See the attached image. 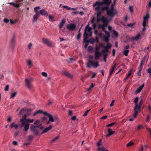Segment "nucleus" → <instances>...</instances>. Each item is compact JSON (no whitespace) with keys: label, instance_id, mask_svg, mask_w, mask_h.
Masks as SVG:
<instances>
[{"label":"nucleus","instance_id":"f257e3e1","mask_svg":"<svg viewBox=\"0 0 151 151\" xmlns=\"http://www.w3.org/2000/svg\"><path fill=\"white\" fill-rule=\"evenodd\" d=\"M109 5L110 4L105 5V6H102L101 7V10L102 11H104L105 10L106 11L107 15L109 17V21H111L115 14L117 13V12L116 9H109Z\"/></svg>","mask_w":151,"mask_h":151},{"label":"nucleus","instance_id":"f03ea898","mask_svg":"<svg viewBox=\"0 0 151 151\" xmlns=\"http://www.w3.org/2000/svg\"><path fill=\"white\" fill-rule=\"evenodd\" d=\"M88 58L89 59L87 63V68H90L91 65L94 68H97L99 66L98 62H94L92 60L93 59V56L92 55H89Z\"/></svg>","mask_w":151,"mask_h":151},{"label":"nucleus","instance_id":"7ed1b4c3","mask_svg":"<svg viewBox=\"0 0 151 151\" xmlns=\"http://www.w3.org/2000/svg\"><path fill=\"white\" fill-rule=\"evenodd\" d=\"M30 131L35 136H38L40 135V131L43 129V127H38L34 126L33 125H31L30 127Z\"/></svg>","mask_w":151,"mask_h":151},{"label":"nucleus","instance_id":"20e7f679","mask_svg":"<svg viewBox=\"0 0 151 151\" xmlns=\"http://www.w3.org/2000/svg\"><path fill=\"white\" fill-rule=\"evenodd\" d=\"M111 2V0H102V1H97L93 5V7H94L96 5H98V6H102L103 5L106 4H110Z\"/></svg>","mask_w":151,"mask_h":151},{"label":"nucleus","instance_id":"39448f33","mask_svg":"<svg viewBox=\"0 0 151 151\" xmlns=\"http://www.w3.org/2000/svg\"><path fill=\"white\" fill-rule=\"evenodd\" d=\"M97 6L95 8V11H96L98 12L97 14V22H98L99 19H101L100 17L101 15V12H103V11H102L101 10V11L100 10L101 6H98V5H96L95 6Z\"/></svg>","mask_w":151,"mask_h":151},{"label":"nucleus","instance_id":"423d86ee","mask_svg":"<svg viewBox=\"0 0 151 151\" xmlns=\"http://www.w3.org/2000/svg\"><path fill=\"white\" fill-rule=\"evenodd\" d=\"M33 79L32 78H31L30 79L26 78L25 79V85L27 88L29 89H30L32 87L31 84V81Z\"/></svg>","mask_w":151,"mask_h":151},{"label":"nucleus","instance_id":"0eeeda50","mask_svg":"<svg viewBox=\"0 0 151 151\" xmlns=\"http://www.w3.org/2000/svg\"><path fill=\"white\" fill-rule=\"evenodd\" d=\"M91 27H89V25H88L86 27L83 34V37L85 38H88V34L87 32H89L91 31Z\"/></svg>","mask_w":151,"mask_h":151},{"label":"nucleus","instance_id":"6e6552de","mask_svg":"<svg viewBox=\"0 0 151 151\" xmlns=\"http://www.w3.org/2000/svg\"><path fill=\"white\" fill-rule=\"evenodd\" d=\"M142 100H141L140 101L139 103V104H137V105L139 106V110H135V107L134 109V114H133V116L134 118H136L137 115L139 111L140 110V107L142 105Z\"/></svg>","mask_w":151,"mask_h":151},{"label":"nucleus","instance_id":"1a4fd4ad","mask_svg":"<svg viewBox=\"0 0 151 151\" xmlns=\"http://www.w3.org/2000/svg\"><path fill=\"white\" fill-rule=\"evenodd\" d=\"M67 28L70 31H74L76 28V25L74 24L70 23L67 25Z\"/></svg>","mask_w":151,"mask_h":151},{"label":"nucleus","instance_id":"9d476101","mask_svg":"<svg viewBox=\"0 0 151 151\" xmlns=\"http://www.w3.org/2000/svg\"><path fill=\"white\" fill-rule=\"evenodd\" d=\"M101 21L103 23V25H104L106 26H107L108 24L109 21V20H108L104 16H103L101 19H99L98 22Z\"/></svg>","mask_w":151,"mask_h":151},{"label":"nucleus","instance_id":"9b49d317","mask_svg":"<svg viewBox=\"0 0 151 151\" xmlns=\"http://www.w3.org/2000/svg\"><path fill=\"white\" fill-rule=\"evenodd\" d=\"M34 126L38 127H44L42 125V123L40 122V121L39 120H36L34 123Z\"/></svg>","mask_w":151,"mask_h":151},{"label":"nucleus","instance_id":"f8f14e48","mask_svg":"<svg viewBox=\"0 0 151 151\" xmlns=\"http://www.w3.org/2000/svg\"><path fill=\"white\" fill-rule=\"evenodd\" d=\"M42 42L49 47H50L52 46V42L48 39L43 38H42Z\"/></svg>","mask_w":151,"mask_h":151},{"label":"nucleus","instance_id":"ddd939ff","mask_svg":"<svg viewBox=\"0 0 151 151\" xmlns=\"http://www.w3.org/2000/svg\"><path fill=\"white\" fill-rule=\"evenodd\" d=\"M139 99V98L138 97H136L134 100V102L135 103V110H139V106L137 105V102Z\"/></svg>","mask_w":151,"mask_h":151},{"label":"nucleus","instance_id":"4468645a","mask_svg":"<svg viewBox=\"0 0 151 151\" xmlns=\"http://www.w3.org/2000/svg\"><path fill=\"white\" fill-rule=\"evenodd\" d=\"M108 132L109 134L105 135V137H109L113 134L115 132L114 131H112L111 129L110 128H108Z\"/></svg>","mask_w":151,"mask_h":151},{"label":"nucleus","instance_id":"2eb2a0df","mask_svg":"<svg viewBox=\"0 0 151 151\" xmlns=\"http://www.w3.org/2000/svg\"><path fill=\"white\" fill-rule=\"evenodd\" d=\"M44 114L45 116H48L49 118V121H50L51 122H53L54 121V119L53 118L50 114L47 113L46 112H45L44 113Z\"/></svg>","mask_w":151,"mask_h":151},{"label":"nucleus","instance_id":"dca6fc26","mask_svg":"<svg viewBox=\"0 0 151 151\" xmlns=\"http://www.w3.org/2000/svg\"><path fill=\"white\" fill-rule=\"evenodd\" d=\"M141 37V35L139 34H138L136 36L134 37H131L129 39L130 40H138Z\"/></svg>","mask_w":151,"mask_h":151},{"label":"nucleus","instance_id":"f3484780","mask_svg":"<svg viewBox=\"0 0 151 151\" xmlns=\"http://www.w3.org/2000/svg\"><path fill=\"white\" fill-rule=\"evenodd\" d=\"M52 128V126L50 125L48 127H47L45 128L43 131L40 133V135L42 134L47 132L48 131L50 130Z\"/></svg>","mask_w":151,"mask_h":151},{"label":"nucleus","instance_id":"a211bd4d","mask_svg":"<svg viewBox=\"0 0 151 151\" xmlns=\"http://www.w3.org/2000/svg\"><path fill=\"white\" fill-rule=\"evenodd\" d=\"M63 73L65 76L70 78H72L73 77V76L69 73L68 72L66 71H63Z\"/></svg>","mask_w":151,"mask_h":151},{"label":"nucleus","instance_id":"6ab92c4d","mask_svg":"<svg viewBox=\"0 0 151 151\" xmlns=\"http://www.w3.org/2000/svg\"><path fill=\"white\" fill-rule=\"evenodd\" d=\"M101 54V53L100 52H95V59L98 60Z\"/></svg>","mask_w":151,"mask_h":151},{"label":"nucleus","instance_id":"aec40b11","mask_svg":"<svg viewBox=\"0 0 151 151\" xmlns=\"http://www.w3.org/2000/svg\"><path fill=\"white\" fill-rule=\"evenodd\" d=\"M40 14H41L43 16H45L46 15H47L48 13L45 9H43L40 10Z\"/></svg>","mask_w":151,"mask_h":151},{"label":"nucleus","instance_id":"412c9836","mask_svg":"<svg viewBox=\"0 0 151 151\" xmlns=\"http://www.w3.org/2000/svg\"><path fill=\"white\" fill-rule=\"evenodd\" d=\"M88 38H85L83 37V42L85 43V44L84 45V47L86 48L88 45V42L87 41Z\"/></svg>","mask_w":151,"mask_h":151},{"label":"nucleus","instance_id":"4be33fe9","mask_svg":"<svg viewBox=\"0 0 151 151\" xmlns=\"http://www.w3.org/2000/svg\"><path fill=\"white\" fill-rule=\"evenodd\" d=\"M144 84H143L141 86L137 88V90H136V92L138 93H140L142 89H143V88L144 87Z\"/></svg>","mask_w":151,"mask_h":151},{"label":"nucleus","instance_id":"5701e85b","mask_svg":"<svg viewBox=\"0 0 151 151\" xmlns=\"http://www.w3.org/2000/svg\"><path fill=\"white\" fill-rule=\"evenodd\" d=\"M40 16V14H35V15L34 16V19H33V22H35V21H36L37 20V19H38V18Z\"/></svg>","mask_w":151,"mask_h":151},{"label":"nucleus","instance_id":"b1692460","mask_svg":"<svg viewBox=\"0 0 151 151\" xmlns=\"http://www.w3.org/2000/svg\"><path fill=\"white\" fill-rule=\"evenodd\" d=\"M149 18V15L148 13H147L145 16H144L143 17V20L147 21L148 20Z\"/></svg>","mask_w":151,"mask_h":151},{"label":"nucleus","instance_id":"393cba45","mask_svg":"<svg viewBox=\"0 0 151 151\" xmlns=\"http://www.w3.org/2000/svg\"><path fill=\"white\" fill-rule=\"evenodd\" d=\"M106 27V26L103 24L101 25L100 24L98 26L99 28H101L104 32L106 30L105 29V27Z\"/></svg>","mask_w":151,"mask_h":151},{"label":"nucleus","instance_id":"a878e982","mask_svg":"<svg viewBox=\"0 0 151 151\" xmlns=\"http://www.w3.org/2000/svg\"><path fill=\"white\" fill-rule=\"evenodd\" d=\"M40 9V6H38L35 7L34 9V11L36 13V14H40V12H39L37 11V10Z\"/></svg>","mask_w":151,"mask_h":151},{"label":"nucleus","instance_id":"bb28decb","mask_svg":"<svg viewBox=\"0 0 151 151\" xmlns=\"http://www.w3.org/2000/svg\"><path fill=\"white\" fill-rule=\"evenodd\" d=\"M45 112H43L42 111L39 110L38 111H36L35 113H34V114H33V116H36L37 114H38L39 113H41V114H44V113Z\"/></svg>","mask_w":151,"mask_h":151},{"label":"nucleus","instance_id":"cd10ccee","mask_svg":"<svg viewBox=\"0 0 151 151\" xmlns=\"http://www.w3.org/2000/svg\"><path fill=\"white\" fill-rule=\"evenodd\" d=\"M20 122L22 123V124H21V127H23L26 124V122H25V120H24V119H20Z\"/></svg>","mask_w":151,"mask_h":151},{"label":"nucleus","instance_id":"c85d7f7f","mask_svg":"<svg viewBox=\"0 0 151 151\" xmlns=\"http://www.w3.org/2000/svg\"><path fill=\"white\" fill-rule=\"evenodd\" d=\"M29 124L27 123L24 125V130L25 132H27L29 129Z\"/></svg>","mask_w":151,"mask_h":151},{"label":"nucleus","instance_id":"c756f323","mask_svg":"<svg viewBox=\"0 0 151 151\" xmlns=\"http://www.w3.org/2000/svg\"><path fill=\"white\" fill-rule=\"evenodd\" d=\"M9 4L13 5L14 6L16 7V8H19L20 6L19 4H16L13 2H10L9 3Z\"/></svg>","mask_w":151,"mask_h":151},{"label":"nucleus","instance_id":"7c9ffc66","mask_svg":"<svg viewBox=\"0 0 151 151\" xmlns=\"http://www.w3.org/2000/svg\"><path fill=\"white\" fill-rule=\"evenodd\" d=\"M114 69H115L114 68H112L109 71V73L108 78H109L110 77L111 75L112 74V73H113L114 71Z\"/></svg>","mask_w":151,"mask_h":151},{"label":"nucleus","instance_id":"2f4dec72","mask_svg":"<svg viewBox=\"0 0 151 151\" xmlns=\"http://www.w3.org/2000/svg\"><path fill=\"white\" fill-rule=\"evenodd\" d=\"M17 92H14L11 93V98L14 99L16 96L17 94Z\"/></svg>","mask_w":151,"mask_h":151},{"label":"nucleus","instance_id":"473e14b6","mask_svg":"<svg viewBox=\"0 0 151 151\" xmlns=\"http://www.w3.org/2000/svg\"><path fill=\"white\" fill-rule=\"evenodd\" d=\"M98 150L99 151H105L106 150L105 148L102 146L101 147H99L98 149Z\"/></svg>","mask_w":151,"mask_h":151},{"label":"nucleus","instance_id":"72a5a7b5","mask_svg":"<svg viewBox=\"0 0 151 151\" xmlns=\"http://www.w3.org/2000/svg\"><path fill=\"white\" fill-rule=\"evenodd\" d=\"M129 52V50H126L123 52L124 54L126 56H128V54Z\"/></svg>","mask_w":151,"mask_h":151},{"label":"nucleus","instance_id":"f704fd0d","mask_svg":"<svg viewBox=\"0 0 151 151\" xmlns=\"http://www.w3.org/2000/svg\"><path fill=\"white\" fill-rule=\"evenodd\" d=\"M109 37H107L104 36L103 38L104 40L105 41L106 43H108L109 42Z\"/></svg>","mask_w":151,"mask_h":151},{"label":"nucleus","instance_id":"c9c22d12","mask_svg":"<svg viewBox=\"0 0 151 151\" xmlns=\"http://www.w3.org/2000/svg\"><path fill=\"white\" fill-rule=\"evenodd\" d=\"M59 137H60L59 136H58L57 137H54L52 140H51L50 142L51 143L53 142L54 141H55L57 139H58L59 138Z\"/></svg>","mask_w":151,"mask_h":151},{"label":"nucleus","instance_id":"e433bc0d","mask_svg":"<svg viewBox=\"0 0 151 151\" xmlns=\"http://www.w3.org/2000/svg\"><path fill=\"white\" fill-rule=\"evenodd\" d=\"M87 41L88 42H90L91 44H93L94 43V39L91 38H90L89 40H87Z\"/></svg>","mask_w":151,"mask_h":151},{"label":"nucleus","instance_id":"4c0bfd02","mask_svg":"<svg viewBox=\"0 0 151 151\" xmlns=\"http://www.w3.org/2000/svg\"><path fill=\"white\" fill-rule=\"evenodd\" d=\"M134 143V142L130 141L127 144L126 146L127 147H129L133 145Z\"/></svg>","mask_w":151,"mask_h":151},{"label":"nucleus","instance_id":"58836bf2","mask_svg":"<svg viewBox=\"0 0 151 151\" xmlns=\"http://www.w3.org/2000/svg\"><path fill=\"white\" fill-rule=\"evenodd\" d=\"M104 32L106 35L104 36L107 37H110V34L109 32L106 31V30Z\"/></svg>","mask_w":151,"mask_h":151},{"label":"nucleus","instance_id":"ea45409f","mask_svg":"<svg viewBox=\"0 0 151 151\" xmlns=\"http://www.w3.org/2000/svg\"><path fill=\"white\" fill-rule=\"evenodd\" d=\"M111 47V44L109 42L107 43V45L106 46H105V48H107L108 49L109 48H110Z\"/></svg>","mask_w":151,"mask_h":151},{"label":"nucleus","instance_id":"a19ab883","mask_svg":"<svg viewBox=\"0 0 151 151\" xmlns=\"http://www.w3.org/2000/svg\"><path fill=\"white\" fill-rule=\"evenodd\" d=\"M145 58H144L142 60H141V62L140 65V66H141H141L143 67V66L144 65V63L145 62Z\"/></svg>","mask_w":151,"mask_h":151},{"label":"nucleus","instance_id":"79ce46f5","mask_svg":"<svg viewBox=\"0 0 151 151\" xmlns=\"http://www.w3.org/2000/svg\"><path fill=\"white\" fill-rule=\"evenodd\" d=\"M116 124V122H114L112 123H111L110 124H108L106 125V127H110L113 126L114 125Z\"/></svg>","mask_w":151,"mask_h":151},{"label":"nucleus","instance_id":"37998d69","mask_svg":"<svg viewBox=\"0 0 151 151\" xmlns=\"http://www.w3.org/2000/svg\"><path fill=\"white\" fill-rule=\"evenodd\" d=\"M34 137L32 135H29L27 139L29 141H30Z\"/></svg>","mask_w":151,"mask_h":151},{"label":"nucleus","instance_id":"c03bdc74","mask_svg":"<svg viewBox=\"0 0 151 151\" xmlns=\"http://www.w3.org/2000/svg\"><path fill=\"white\" fill-rule=\"evenodd\" d=\"M65 20L64 19H63L61 21V22L60 23L59 25H60V26H63L64 25V24L65 23Z\"/></svg>","mask_w":151,"mask_h":151},{"label":"nucleus","instance_id":"a18cd8bd","mask_svg":"<svg viewBox=\"0 0 151 151\" xmlns=\"http://www.w3.org/2000/svg\"><path fill=\"white\" fill-rule=\"evenodd\" d=\"M107 56V55L106 54L104 53L103 54L104 60V61L106 62V58Z\"/></svg>","mask_w":151,"mask_h":151},{"label":"nucleus","instance_id":"49530a36","mask_svg":"<svg viewBox=\"0 0 151 151\" xmlns=\"http://www.w3.org/2000/svg\"><path fill=\"white\" fill-rule=\"evenodd\" d=\"M15 39L14 37H13L12 40H11V44L12 45H13L14 43V42H15Z\"/></svg>","mask_w":151,"mask_h":151},{"label":"nucleus","instance_id":"de8ad7c7","mask_svg":"<svg viewBox=\"0 0 151 151\" xmlns=\"http://www.w3.org/2000/svg\"><path fill=\"white\" fill-rule=\"evenodd\" d=\"M113 33L114 35V36L115 37H118V32H117L116 31L114 30L113 31Z\"/></svg>","mask_w":151,"mask_h":151},{"label":"nucleus","instance_id":"09e8293b","mask_svg":"<svg viewBox=\"0 0 151 151\" xmlns=\"http://www.w3.org/2000/svg\"><path fill=\"white\" fill-rule=\"evenodd\" d=\"M34 121V120L33 119H28L27 120V122L29 123H32Z\"/></svg>","mask_w":151,"mask_h":151},{"label":"nucleus","instance_id":"8fccbe9b","mask_svg":"<svg viewBox=\"0 0 151 151\" xmlns=\"http://www.w3.org/2000/svg\"><path fill=\"white\" fill-rule=\"evenodd\" d=\"M24 111H25V109L24 108H22L19 111V114L20 115H22Z\"/></svg>","mask_w":151,"mask_h":151},{"label":"nucleus","instance_id":"3c124183","mask_svg":"<svg viewBox=\"0 0 151 151\" xmlns=\"http://www.w3.org/2000/svg\"><path fill=\"white\" fill-rule=\"evenodd\" d=\"M103 50L102 52L103 53H106L107 52H108V49L107 48H105Z\"/></svg>","mask_w":151,"mask_h":151},{"label":"nucleus","instance_id":"603ef678","mask_svg":"<svg viewBox=\"0 0 151 151\" xmlns=\"http://www.w3.org/2000/svg\"><path fill=\"white\" fill-rule=\"evenodd\" d=\"M91 109H89V110H87L85 111L84 113L83 114V116H87L88 113V112H89L90 111Z\"/></svg>","mask_w":151,"mask_h":151},{"label":"nucleus","instance_id":"864d4df0","mask_svg":"<svg viewBox=\"0 0 151 151\" xmlns=\"http://www.w3.org/2000/svg\"><path fill=\"white\" fill-rule=\"evenodd\" d=\"M143 127L142 125H139L137 129V130H139L140 129L143 128Z\"/></svg>","mask_w":151,"mask_h":151},{"label":"nucleus","instance_id":"5fc2aeb1","mask_svg":"<svg viewBox=\"0 0 151 151\" xmlns=\"http://www.w3.org/2000/svg\"><path fill=\"white\" fill-rule=\"evenodd\" d=\"M129 10L130 11V12L132 13L133 12V8L132 6H130L129 7Z\"/></svg>","mask_w":151,"mask_h":151},{"label":"nucleus","instance_id":"6e6d98bb","mask_svg":"<svg viewBox=\"0 0 151 151\" xmlns=\"http://www.w3.org/2000/svg\"><path fill=\"white\" fill-rule=\"evenodd\" d=\"M27 65L29 66H31L32 65V63L31 61L29 60L27 61Z\"/></svg>","mask_w":151,"mask_h":151},{"label":"nucleus","instance_id":"4d7b16f0","mask_svg":"<svg viewBox=\"0 0 151 151\" xmlns=\"http://www.w3.org/2000/svg\"><path fill=\"white\" fill-rule=\"evenodd\" d=\"M93 50V48L91 46H89L88 47V51H92Z\"/></svg>","mask_w":151,"mask_h":151},{"label":"nucleus","instance_id":"13d9d810","mask_svg":"<svg viewBox=\"0 0 151 151\" xmlns=\"http://www.w3.org/2000/svg\"><path fill=\"white\" fill-rule=\"evenodd\" d=\"M41 74L42 76L45 77H47V73L45 72H42Z\"/></svg>","mask_w":151,"mask_h":151},{"label":"nucleus","instance_id":"bf43d9fd","mask_svg":"<svg viewBox=\"0 0 151 151\" xmlns=\"http://www.w3.org/2000/svg\"><path fill=\"white\" fill-rule=\"evenodd\" d=\"M63 7L65 8H66L68 10H70L71 9V8L70 7L67 6H63Z\"/></svg>","mask_w":151,"mask_h":151},{"label":"nucleus","instance_id":"052dcab7","mask_svg":"<svg viewBox=\"0 0 151 151\" xmlns=\"http://www.w3.org/2000/svg\"><path fill=\"white\" fill-rule=\"evenodd\" d=\"M134 24V23H130V24H127V26L130 27H132H132L133 26V25Z\"/></svg>","mask_w":151,"mask_h":151},{"label":"nucleus","instance_id":"680f3d73","mask_svg":"<svg viewBox=\"0 0 151 151\" xmlns=\"http://www.w3.org/2000/svg\"><path fill=\"white\" fill-rule=\"evenodd\" d=\"M3 21L6 23H7L9 22V20L7 18H4L3 20Z\"/></svg>","mask_w":151,"mask_h":151},{"label":"nucleus","instance_id":"e2e57ef3","mask_svg":"<svg viewBox=\"0 0 151 151\" xmlns=\"http://www.w3.org/2000/svg\"><path fill=\"white\" fill-rule=\"evenodd\" d=\"M94 42H96L99 43V38L98 37H96L95 39H94Z\"/></svg>","mask_w":151,"mask_h":151},{"label":"nucleus","instance_id":"0e129e2a","mask_svg":"<svg viewBox=\"0 0 151 151\" xmlns=\"http://www.w3.org/2000/svg\"><path fill=\"white\" fill-rule=\"evenodd\" d=\"M94 86V84H93V83H91V85L90 86V87L89 88L88 90L90 91L92 88H93Z\"/></svg>","mask_w":151,"mask_h":151},{"label":"nucleus","instance_id":"69168bd1","mask_svg":"<svg viewBox=\"0 0 151 151\" xmlns=\"http://www.w3.org/2000/svg\"><path fill=\"white\" fill-rule=\"evenodd\" d=\"M27 114H24L22 117H23V118L22 119H24V120H26L27 121V119H26V117L27 116Z\"/></svg>","mask_w":151,"mask_h":151},{"label":"nucleus","instance_id":"338daca9","mask_svg":"<svg viewBox=\"0 0 151 151\" xmlns=\"http://www.w3.org/2000/svg\"><path fill=\"white\" fill-rule=\"evenodd\" d=\"M128 73H129L127 75V73L126 75L129 77V76H130V75H131V74H132V70H129L128 71Z\"/></svg>","mask_w":151,"mask_h":151},{"label":"nucleus","instance_id":"774afa93","mask_svg":"<svg viewBox=\"0 0 151 151\" xmlns=\"http://www.w3.org/2000/svg\"><path fill=\"white\" fill-rule=\"evenodd\" d=\"M148 109L150 111V114L151 115V106L150 105H149L148 106Z\"/></svg>","mask_w":151,"mask_h":151}]
</instances>
